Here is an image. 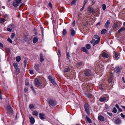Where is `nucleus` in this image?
Wrapping results in <instances>:
<instances>
[{
  "mask_svg": "<svg viewBox=\"0 0 125 125\" xmlns=\"http://www.w3.org/2000/svg\"><path fill=\"white\" fill-rule=\"evenodd\" d=\"M71 33L72 35L74 36L76 32L74 30L72 29L71 30Z\"/></svg>",
  "mask_w": 125,
  "mask_h": 125,
  "instance_id": "f3484780",
  "label": "nucleus"
},
{
  "mask_svg": "<svg viewBox=\"0 0 125 125\" xmlns=\"http://www.w3.org/2000/svg\"><path fill=\"white\" fill-rule=\"evenodd\" d=\"M99 88L100 89H102L103 88L102 85H100L99 86Z\"/></svg>",
  "mask_w": 125,
  "mask_h": 125,
  "instance_id": "4d7b16f0",
  "label": "nucleus"
},
{
  "mask_svg": "<svg viewBox=\"0 0 125 125\" xmlns=\"http://www.w3.org/2000/svg\"><path fill=\"white\" fill-rule=\"evenodd\" d=\"M86 119L87 121L90 123H92V121L90 118L88 116H86Z\"/></svg>",
  "mask_w": 125,
  "mask_h": 125,
  "instance_id": "bb28decb",
  "label": "nucleus"
},
{
  "mask_svg": "<svg viewBox=\"0 0 125 125\" xmlns=\"http://www.w3.org/2000/svg\"><path fill=\"white\" fill-rule=\"evenodd\" d=\"M20 111H21V115H22V117H23V120L22 123V125H23V112H22L21 110H20Z\"/></svg>",
  "mask_w": 125,
  "mask_h": 125,
  "instance_id": "de8ad7c7",
  "label": "nucleus"
},
{
  "mask_svg": "<svg viewBox=\"0 0 125 125\" xmlns=\"http://www.w3.org/2000/svg\"><path fill=\"white\" fill-rule=\"evenodd\" d=\"M86 48L87 49H90L91 48V46L89 44H87L86 45Z\"/></svg>",
  "mask_w": 125,
  "mask_h": 125,
  "instance_id": "4c0bfd02",
  "label": "nucleus"
},
{
  "mask_svg": "<svg viewBox=\"0 0 125 125\" xmlns=\"http://www.w3.org/2000/svg\"><path fill=\"white\" fill-rule=\"evenodd\" d=\"M81 49L83 52H85L87 54L88 53V50L86 49L85 47H82L81 48Z\"/></svg>",
  "mask_w": 125,
  "mask_h": 125,
  "instance_id": "aec40b11",
  "label": "nucleus"
},
{
  "mask_svg": "<svg viewBox=\"0 0 125 125\" xmlns=\"http://www.w3.org/2000/svg\"><path fill=\"white\" fill-rule=\"evenodd\" d=\"M120 115L123 118H124L125 117V115L122 113Z\"/></svg>",
  "mask_w": 125,
  "mask_h": 125,
  "instance_id": "864d4df0",
  "label": "nucleus"
},
{
  "mask_svg": "<svg viewBox=\"0 0 125 125\" xmlns=\"http://www.w3.org/2000/svg\"><path fill=\"white\" fill-rule=\"evenodd\" d=\"M100 38H98L94 42L93 44V46H94L96 44H97L99 43L100 41Z\"/></svg>",
  "mask_w": 125,
  "mask_h": 125,
  "instance_id": "412c9836",
  "label": "nucleus"
},
{
  "mask_svg": "<svg viewBox=\"0 0 125 125\" xmlns=\"http://www.w3.org/2000/svg\"><path fill=\"white\" fill-rule=\"evenodd\" d=\"M113 112L114 113H116L117 112V110L115 107L113 108Z\"/></svg>",
  "mask_w": 125,
  "mask_h": 125,
  "instance_id": "ea45409f",
  "label": "nucleus"
},
{
  "mask_svg": "<svg viewBox=\"0 0 125 125\" xmlns=\"http://www.w3.org/2000/svg\"><path fill=\"white\" fill-rule=\"evenodd\" d=\"M70 70V68L69 67H68L65 68L63 71L64 73H66L69 71Z\"/></svg>",
  "mask_w": 125,
  "mask_h": 125,
  "instance_id": "5701e85b",
  "label": "nucleus"
},
{
  "mask_svg": "<svg viewBox=\"0 0 125 125\" xmlns=\"http://www.w3.org/2000/svg\"><path fill=\"white\" fill-rule=\"evenodd\" d=\"M115 106L118 109L119 108V106L117 104H115Z\"/></svg>",
  "mask_w": 125,
  "mask_h": 125,
  "instance_id": "13d9d810",
  "label": "nucleus"
},
{
  "mask_svg": "<svg viewBox=\"0 0 125 125\" xmlns=\"http://www.w3.org/2000/svg\"><path fill=\"white\" fill-rule=\"evenodd\" d=\"M49 102L50 104L52 106H53L54 105V102L52 100H49Z\"/></svg>",
  "mask_w": 125,
  "mask_h": 125,
  "instance_id": "a211bd4d",
  "label": "nucleus"
},
{
  "mask_svg": "<svg viewBox=\"0 0 125 125\" xmlns=\"http://www.w3.org/2000/svg\"><path fill=\"white\" fill-rule=\"evenodd\" d=\"M28 79H26L25 81V84L26 85H29V83L28 82Z\"/></svg>",
  "mask_w": 125,
  "mask_h": 125,
  "instance_id": "37998d69",
  "label": "nucleus"
},
{
  "mask_svg": "<svg viewBox=\"0 0 125 125\" xmlns=\"http://www.w3.org/2000/svg\"><path fill=\"white\" fill-rule=\"evenodd\" d=\"M13 66L15 69L18 68V64L17 63H13Z\"/></svg>",
  "mask_w": 125,
  "mask_h": 125,
  "instance_id": "72a5a7b5",
  "label": "nucleus"
},
{
  "mask_svg": "<svg viewBox=\"0 0 125 125\" xmlns=\"http://www.w3.org/2000/svg\"><path fill=\"white\" fill-rule=\"evenodd\" d=\"M34 84L35 86L37 87L40 86L41 85V83L39 82L38 79H36L34 81Z\"/></svg>",
  "mask_w": 125,
  "mask_h": 125,
  "instance_id": "39448f33",
  "label": "nucleus"
},
{
  "mask_svg": "<svg viewBox=\"0 0 125 125\" xmlns=\"http://www.w3.org/2000/svg\"><path fill=\"white\" fill-rule=\"evenodd\" d=\"M5 21V20L4 18H0V23H1L4 22Z\"/></svg>",
  "mask_w": 125,
  "mask_h": 125,
  "instance_id": "473e14b6",
  "label": "nucleus"
},
{
  "mask_svg": "<svg viewBox=\"0 0 125 125\" xmlns=\"http://www.w3.org/2000/svg\"><path fill=\"white\" fill-rule=\"evenodd\" d=\"M28 89L26 87L25 88L24 91H25V92H27L28 91Z\"/></svg>",
  "mask_w": 125,
  "mask_h": 125,
  "instance_id": "09e8293b",
  "label": "nucleus"
},
{
  "mask_svg": "<svg viewBox=\"0 0 125 125\" xmlns=\"http://www.w3.org/2000/svg\"><path fill=\"white\" fill-rule=\"evenodd\" d=\"M38 39L36 37H34L33 39V43H36L38 41Z\"/></svg>",
  "mask_w": 125,
  "mask_h": 125,
  "instance_id": "4be33fe9",
  "label": "nucleus"
},
{
  "mask_svg": "<svg viewBox=\"0 0 125 125\" xmlns=\"http://www.w3.org/2000/svg\"><path fill=\"white\" fill-rule=\"evenodd\" d=\"M15 35V34L14 33H12L11 34L10 36V38L11 39H13L14 38V36Z\"/></svg>",
  "mask_w": 125,
  "mask_h": 125,
  "instance_id": "a19ab883",
  "label": "nucleus"
},
{
  "mask_svg": "<svg viewBox=\"0 0 125 125\" xmlns=\"http://www.w3.org/2000/svg\"><path fill=\"white\" fill-rule=\"evenodd\" d=\"M85 111L88 115L90 114L89 105L88 103H85L84 105Z\"/></svg>",
  "mask_w": 125,
  "mask_h": 125,
  "instance_id": "f03ea898",
  "label": "nucleus"
},
{
  "mask_svg": "<svg viewBox=\"0 0 125 125\" xmlns=\"http://www.w3.org/2000/svg\"><path fill=\"white\" fill-rule=\"evenodd\" d=\"M94 38L97 39L98 38H100L98 37V35H94Z\"/></svg>",
  "mask_w": 125,
  "mask_h": 125,
  "instance_id": "a18cd8bd",
  "label": "nucleus"
},
{
  "mask_svg": "<svg viewBox=\"0 0 125 125\" xmlns=\"http://www.w3.org/2000/svg\"><path fill=\"white\" fill-rule=\"evenodd\" d=\"M21 0H15V1L13 3V6L14 7H17L21 2Z\"/></svg>",
  "mask_w": 125,
  "mask_h": 125,
  "instance_id": "7ed1b4c3",
  "label": "nucleus"
},
{
  "mask_svg": "<svg viewBox=\"0 0 125 125\" xmlns=\"http://www.w3.org/2000/svg\"><path fill=\"white\" fill-rule=\"evenodd\" d=\"M16 69V71H15V73L16 75L20 73V69L18 68H15Z\"/></svg>",
  "mask_w": 125,
  "mask_h": 125,
  "instance_id": "6ab92c4d",
  "label": "nucleus"
},
{
  "mask_svg": "<svg viewBox=\"0 0 125 125\" xmlns=\"http://www.w3.org/2000/svg\"><path fill=\"white\" fill-rule=\"evenodd\" d=\"M102 56L103 57L107 58L108 56V54L105 52H103L102 54Z\"/></svg>",
  "mask_w": 125,
  "mask_h": 125,
  "instance_id": "4468645a",
  "label": "nucleus"
},
{
  "mask_svg": "<svg viewBox=\"0 0 125 125\" xmlns=\"http://www.w3.org/2000/svg\"><path fill=\"white\" fill-rule=\"evenodd\" d=\"M82 65V62H81L78 63L77 64V66L78 67H79L81 66Z\"/></svg>",
  "mask_w": 125,
  "mask_h": 125,
  "instance_id": "c756f323",
  "label": "nucleus"
},
{
  "mask_svg": "<svg viewBox=\"0 0 125 125\" xmlns=\"http://www.w3.org/2000/svg\"><path fill=\"white\" fill-rule=\"evenodd\" d=\"M39 65L38 64H36L35 66L34 67L35 68V69L37 70V71H38L39 70Z\"/></svg>",
  "mask_w": 125,
  "mask_h": 125,
  "instance_id": "cd10ccee",
  "label": "nucleus"
},
{
  "mask_svg": "<svg viewBox=\"0 0 125 125\" xmlns=\"http://www.w3.org/2000/svg\"><path fill=\"white\" fill-rule=\"evenodd\" d=\"M120 71V68L118 67H116L115 68V71L117 73H119Z\"/></svg>",
  "mask_w": 125,
  "mask_h": 125,
  "instance_id": "2eb2a0df",
  "label": "nucleus"
},
{
  "mask_svg": "<svg viewBox=\"0 0 125 125\" xmlns=\"http://www.w3.org/2000/svg\"><path fill=\"white\" fill-rule=\"evenodd\" d=\"M88 96L90 98L92 96V95L91 94H90Z\"/></svg>",
  "mask_w": 125,
  "mask_h": 125,
  "instance_id": "0e129e2a",
  "label": "nucleus"
},
{
  "mask_svg": "<svg viewBox=\"0 0 125 125\" xmlns=\"http://www.w3.org/2000/svg\"><path fill=\"white\" fill-rule=\"evenodd\" d=\"M92 5L94 4L95 3V2L94 0H92Z\"/></svg>",
  "mask_w": 125,
  "mask_h": 125,
  "instance_id": "774afa93",
  "label": "nucleus"
},
{
  "mask_svg": "<svg viewBox=\"0 0 125 125\" xmlns=\"http://www.w3.org/2000/svg\"><path fill=\"white\" fill-rule=\"evenodd\" d=\"M90 71L89 70H86L84 71V74L85 75L87 76L90 75L91 74Z\"/></svg>",
  "mask_w": 125,
  "mask_h": 125,
  "instance_id": "6e6552de",
  "label": "nucleus"
},
{
  "mask_svg": "<svg viewBox=\"0 0 125 125\" xmlns=\"http://www.w3.org/2000/svg\"><path fill=\"white\" fill-rule=\"evenodd\" d=\"M32 113L33 115L37 116L38 115L39 113L37 111H35L33 112Z\"/></svg>",
  "mask_w": 125,
  "mask_h": 125,
  "instance_id": "a878e982",
  "label": "nucleus"
},
{
  "mask_svg": "<svg viewBox=\"0 0 125 125\" xmlns=\"http://www.w3.org/2000/svg\"><path fill=\"white\" fill-rule=\"evenodd\" d=\"M67 33V31L65 29H64L62 31V34L64 35H65Z\"/></svg>",
  "mask_w": 125,
  "mask_h": 125,
  "instance_id": "2f4dec72",
  "label": "nucleus"
},
{
  "mask_svg": "<svg viewBox=\"0 0 125 125\" xmlns=\"http://www.w3.org/2000/svg\"><path fill=\"white\" fill-rule=\"evenodd\" d=\"M3 44L0 42V47H1V48H3Z\"/></svg>",
  "mask_w": 125,
  "mask_h": 125,
  "instance_id": "603ef678",
  "label": "nucleus"
},
{
  "mask_svg": "<svg viewBox=\"0 0 125 125\" xmlns=\"http://www.w3.org/2000/svg\"><path fill=\"white\" fill-rule=\"evenodd\" d=\"M88 11L90 13H94L95 12L94 11V10L93 8L91 7H89L88 9Z\"/></svg>",
  "mask_w": 125,
  "mask_h": 125,
  "instance_id": "f8f14e48",
  "label": "nucleus"
},
{
  "mask_svg": "<svg viewBox=\"0 0 125 125\" xmlns=\"http://www.w3.org/2000/svg\"><path fill=\"white\" fill-rule=\"evenodd\" d=\"M110 21L108 20H107L105 23L106 28H108L109 25L110 24Z\"/></svg>",
  "mask_w": 125,
  "mask_h": 125,
  "instance_id": "393cba45",
  "label": "nucleus"
},
{
  "mask_svg": "<svg viewBox=\"0 0 125 125\" xmlns=\"http://www.w3.org/2000/svg\"><path fill=\"white\" fill-rule=\"evenodd\" d=\"M31 123L32 125H33L35 122V119L32 117H29Z\"/></svg>",
  "mask_w": 125,
  "mask_h": 125,
  "instance_id": "9d476101",
  "label": "nucleus"
},
{
  "mask_svg": "<svg viewBox=\"0 0 125 125\" xmlns=\"http://www.w3.org/2000/svg\"><path fill=\"white\" fill-rule=\"evenodd\" d=\"M67 59H68L70 57L69 53V52H68L67 53Z\"/></svg>",
  "mask_w": 125,
  "mask_h": 125,
  "instance_id": "6e6d98bb",
  "label": "nucleus"
},
{
  "mask_svg": "<svg viewBox=\"0 0 125 125\" xmlns=\"http://www.w3.org/2000/svg\"><path fill=\"white\" fill-rule=\"evenodd\" d=\"M115 57L116 58H119L120 57L118 53L115 52Z\"/></svg>",
  "mask_w": 125,
  "mask_h": 125,
  "instance_id": "f704fd0d",
  "label": "nucleus"
},
{
  "mask_svg": "<svg viewBox=\"0 0 125 125\" xmlns=\"http://www.w3.org/2000/svg\"><path fill=\"white\" fill-rule=\"evenodd\" d=\"M29 107L31 109H32L34 108V106L32 104H30L29 105Z\"/></svg>",
  "mask_w": 125,
  "mask_h": 125,
  "instance_id": "58836bf2",
  "label": "nucleus"
},
{
  "mask_svg": "<svg viewBox=\"0 0 125 125\" xmlns=\"http://www.w3.org/2000/svg\"><path fill=\"white\" fill-rule=\"evenodd\" d=\"M114 122L117 124H119L120 123L121 120L119 118H114Z\"/></svg>",
  "mask_w": 125,
  "mask_h": 125,
  "instance_id": "423d86ee",
  "label": "nucleus"
},
{
  "mask_svg": "<svg viewBox=\"0 0 125 125\" xmlns=\"http://www.w3.org/2000/svg\"><path fill=\"white\" fill-rule=\"evenodd\" d=\"M29 72L31 74H33V70H30L29 71Z\"/></svg>",
  "mask_w": 125,
  "mask_h": 125,
  "instance_id": "5fc2aeb1",
  "label": "nucleus"
},
{
  "mask_svg": "<svg viewBox=\"0 0 125 125\" xmlns=\"http://www.w3.org/2000/svg\"><path fill=\"white\" fill-rule=\"evenodd\" d=\"M21 59V57L20 56H18L16 58V60L17 61L19 62Z\"/></svg>",
  "mask_w": 125,
  "mask_h": 125,
  "instance_id": "7c9ffc66",
  "label": "nucleus"
},
{
  "mask_svg": "<svg viewBox=\"0 0 125 125\" xmlns=\"http://www.w3.org/2000/svg\"><path fill=\"white\" fill-rule=\"evenodd\" d=\"M118 26V24L117 23H115L114 26H113V27L114 28H115L116 27H117Z\"/></svg>",
  "mask_w": 125,
  "mask_h": 125,
  "instance_id": "49530a36",
  "label": "nucleus"
},
{
  "mask_svg": "<svg viewBox=\"0 0 125 125\" xmlns=\"http://www.w3.org/2000/svg\"><path fill=\"white\" fill-rule=\"evenodd\" d=\"M7 41L8 42H9L12 43V40L9 37Z\"/></svg>",
  "mask_w": 125,
  "mask_h": 125,
  "instance_id": "79ce46f5",
  "label": "nucleus"
},
{
  "mask_svg": "<svg viewBox=\"0 0 125 125\" xmlns=\"http://www.w3.org/2000/svg\"><path fill=\"white\" fill-rule=\"evenodd\" d=\"M24 64H25V67L26 66V65L27 64V61L26 60H25L24 61Z\"/></svg>",
  "mask_w": 125,
  "mask_h": 125,
  "instance_id": "e2e57ef3",
  "label": "nucleus"
},
{
  "mask_svg": "<svg viewBox=\"0 0 125 125\" xmlns=\"http://www.w3.org/2000/svg\"><path fill=\"white\" fill-rule=\"evenodd\" d=\"M49 5L50 7V8H52V5L51 3L50 2L49 3Z\"/></svg>",
  "mask_w": 125,
  "mask_h": 125,
  "instance_id": "3c124183",
  "label": "nucleus"
},
{
  "mask_svg": "<svg viewBox=\"0 0 125 125\" xmlns=\"http://www.w3.org/2000/svg\"><path fill=\"white\" fill-rule=\"evenodd\" d=\"M13 28V25L11 24L9 25L7 28V31L10 32L11 31L12 29Z\"/></svg>",
  "mask_w": 125,
  "mask_h": 125,
  "instance_id": "0eeeda50",
  "label": "nucleus"
},
{
  "mask_svg": "<svg viewBox=\"0 0 125 125\" xmlns=\"http://www.w3.org/2000/svg\"><path fill=\"white\" fill-rule=\"evenodd\" d=\"M98 119L101 121H104V118L103 116L100 115L98 117Z\"/></svg>",
  "mask_w": 125,
  "mask_h": 125,
  "instance_id": "9b49d317",
  "label": "nucleus"
},
{
  "mask_svg": "<svg viewBox=\"0 0 125 125\" xmlns=\"http://www.w3.org/2000/svg\"><path fill=\"white\" fill-rule=\"evenodd\" d=\"M6 109L7 113L9 115H11L13 114V111L10 104H8L6 108Z\"/></svg>",
  "mask_w": 125,
  "mask_h": 125,
  "instance_id": "f257e3e1",
  "label": "nucleus"
},
{
  "mask_svg": "<svg viewBox=\"0 0 125 125\" xmlns=\"http://www.w3.org/2000/svg\"><path fill=\"white\" fill-rule=\"evenodd\" d=\"M75 25V21L74 20L73 23V26H74Z\"/></svg>",
  "mask_w": 125,
  "mask_h": 125,
  "instance_id": "680f3d73",
  "label": "nucleus"
},
{
  "mask_svg": "<svg viewBox=\"0 0 125 125\" xmlns=\"http://www.w3.org/2000/svg\"><path fill=\"white\" fill-rule=\"evenodd\" d=\"M84 6H83V7L81 9H80L81 11H82L83 10V9Z\"/></svg>",
  "mask_w": 125,
  "mask_h": 125,
  "instance_id": "338daca9",
  "label": "nucleus"
},
{
  "mask_svg": "<svg viewBox=\"0 0 125 125\" xmlns=\"http://www.w3.org/2000/svg\"><path fill=\"white\" fill-rule=\"evenodd\" d=\"M106 97H104L102 98H100L99 99L100 101L101 102H104L105 101H107L108 100V99H107L106 100Z\"/></svg>",
  "mask_w": 125,
  "mask_h": 125,
  "instance_id": "ddd939ff",
  "label": "nucleus"
},
{
  "mask_svg": "<svg viewBox=\"0 0 125 125\" xmlns=\"http://www.w3.org/2000/svg\"><path fill=\"white\" fill-rule=\"evenodd\" d=\"M107 30L105 29H104L102 30L101 31V33L102 34H104L106 32Z\"/></svg>",
  "mask_w": 125,
  "mask_h": 125,
  "instance_id": "c85d7f7f",
  "label": "nucleus"
},
{
  "mask_svg": "<svg viewBox=\"0 0 125 125\" xmlns=\"http://www.w3.org/2000/svg\"><path fill=\"white\" fill-rule=\"evenodd\" d=\"M40 62H42L44 61V59L42 54V53H41L40 54Z\"/></svg>",
  "mask_w": 125,
  "mask_h": 125,
  "instance_id": "b1692460",
  "label": "nucleus"
},
{
  "mask_svg": "<svg viewBox=\"0 0 125 125\" xmlns=\"http://www.w3.org/2000/svg\"><path fill=\"white\" fill-rule=\"evenodd\" d=\"M112 77H110L108 79V82L109 83H111L112 81Z\"/></svg>",
  "mask_w": 125,
  "mask_h": 125,
  "instance_id": "c03bdc74",
  "label": "nucleus"
},
{
  "mask_svg": "<svg viewBox=\"0 0 125 125\" xmlns=\"http://www.w3.org/2000/svg\"><path fill=\"white\" fill-rule=\"evenodd\" d=\"M39 117L40 119L42 120H43L45 118V116L43 114L40 113L39 114Z\"/></svg>",
  "mask_w": 125,
  "mask_h": 125,
  "instance_id": "1a4fd4ad",
  "label": "nucleus"
},
{
  "mask_svg": "<svg viewBox=\"0 0 125 125\" xmlns=\"http://www.w3.org/2000/svg\"><path fill=\"white\" fill-rule=\"evenodd\" d=\"M118 110L120 112H122V109L121 108H119Z\"/></svg>",
  "mask_w": 125,
  "mask_h": 125,
  "instance_id": "052dcab7",
  "label": "nucleus"
},
{
  "mask_svg": "<svg viewBox=\"0 0 125 125\" xmlns=\"http://www.w3.org/2000/svg\"><path fill=\"white\" fill-rule=\"evenodd\" d=\"M102 7L104 10L106 9V6L104 4H103L102 5Z\"/></svg>",
  "mask_w": 125,
  "mask_h": 125,
  "instance_id": "c9c22d12",
  "label": "nucleus"
},
{
  "mask_svg": "<svg viewBox=\"0 0 125 125\" xmlns=\"http://www.w3.org/2000/svg\"><path fill=\"white\" fill-rule=\"evenodd\" d=\"M76 0H73L71 3V5H74L76 3Z\"/></svg>",
  "mask_w": 125,
  "mask_h": 125,
  "instance_id": "e433bc0d",
  "label": "nucleus"
},
{
  "mask_svg": "<svg viewBox=\"0 0 125 125\" xmlns=\"http://www.w3.org/2000/svg\"><path fill=\"white\" fill-rule=\"evenodd\" d=\"M88 2V1L87 0H86L84 1V5L83 6H85V5H86V4Z\"/></svg>",
  "mask_w": 125,
  "mask_h": 125,
  "instance_id": "8fccbe9b",
  "label": "nucleus"
},
{
  "mask_svg": "<svg viewBox=\"0 0 125 125\" xmlns=\"http://www.w3.org/2000/svg\"><path fill=\"white\" fill-rule=\"evenodd\" d=\"M88 24V22L87 21L86 22V23L84 24V26H86Z\"/></svg>",
  "mask_w": 125,
  "mask_h": 125,
  "instance_id": "bf43d9fd",
  "label": "nucleus"
},
{
  "mask_svg": "<svg viewBox=\"0 0 125 125\" xmlns=\"http://www.w3.org/2000/svg\"><path fill=\"white\" fill-rule=\"evenodd\" d=\"M125 30V28L124 27H122L118 31V32L119 33H120L121 32Z\"/></svg>",
  "mask_w": 125,
  "mask_h": 125,
  "instance_id": "dca6fc26",
  "label": "nucleus"
},
{
  "mask_svg": "<svg viewBox=\"0 0 125 125\" xmlns=\"http://www.w3.org/2000/svg\"><path fill=\"white\" fill-rule=\"evenodd\" d=\"M101 25V23L100 22H98V23L96 24V25L97 26V25Z\"/></svg>",
  "mask_w": 125,
  "mask_h": 125,
  "instance_id": "69168bd1",
  "label": "nucleus"
},
{
  "mask_svg": "<svg viewBox=\"0 0 125 125\" xmlns=\"http://www.w3.org/2000/svg\"><path fill=\"white\" fill-rule=\"evenodd\" d=\"M48 78L49 81L53 85H56V83L55 81L52 78L51 76L49 75L48 76Z\"/></svg>",
  "mask_w": 125,
  "mask_h": 125,
  "instance_id": "20e7f679",
  "label": "nucleus"
}]
</instances>
